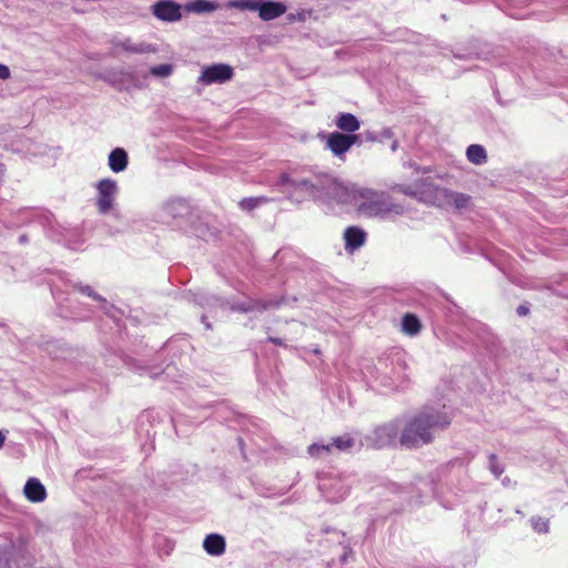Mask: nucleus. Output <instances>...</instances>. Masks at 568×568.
Here are the masks:
<instances>
[{
    "label": "nucleus",
    "instance_id": "nucleus-1",
    "mask_svg": "<svg viewBox=\"0 0 568 568\" xmlns=\"http://www.w3.org/2000/svg\"><path fill=\"white\" fill-rule=\"evenodd\" d=\"M450 418L443 412L425 408L415 414L404 426L400 444L407 448H417L433 442L434 433L445 429Z\"/></svg>",
    "mask_w": 568,
    "mask_h": 568
},
{
    "label": "nucleus",
    "instance_id": "nucleus-2",
    "mask_svg": "<svg viewBox=\"0 0 568 568\" xmlns=\"http://www.w3.org/2000/svg\"><path fill=\"white\" fill-rule=\"evenodd\" d=\"M351 195L357 203V212L362 215L374 217L393 211L385 193H379L371 189H354Z\"/></svg>",
    "mask_w": 568,
    "mask_h": 568
},
{
    "label": "nucleus",
    "instance_id": "nucleus-3",
    "mask_svg": "<svg viewBox=\"0 0 568 568\" xmlns=\"http://www.w3.org/2000/svg\"><path fill=\"white\" fill-rule=\"evenodd\" d=\"M359 143L361 138L358 134H346L339 131H334L327 134L325 146L335 156L344 159L345 154L351 150V148Z\"/></svg>",
    "mask_w": 568,
    "mask_h": 568
},
{
    "label": "nucleus",
    "instance_id": "nucleus-4",
    "mask_svg": "<svg viewBox=\"0 0 568 568\" xmlns=\"http://www.w3.org/2000/svg\"><path fill=\"white\" fill-rule=\"evenodd\" d=\"M97 206L100 213L106 214L113 207L116 183L112 179H103L97 184Z\"/></svg>",
    "mask_w": 568,
    "mask_h": 568
},
{
    "label": "nucleus",
    "instance_id": "nucleus-5",
    "mask_svg": "<svg viewBox=\"0 0 568 568\" xmlns=\"http://www.w3.org/2000/svg\"><path fill=\"white\" fill-rule=\"evenodd\" d=\"M234 75L232 67L227 64H213L206 67L200 77V81L206 84L224 83L231 80Z\"/></svg>",
    "mask_w": 568,
    "mask_h": 568
},
{
    "label": "nucleus",
    "instance_id": "nucleus-6",
    "mask_svg": "<svg viewBox=\"0 0 568 568\" xmlns=\"http://www.w3.org/2000/svg\"><path fill=\"white\" fill-rule=\"evenodd\" d=\"M152 13L162 21H179L182 18L181 6L173 0H160L152 6Z\"/></svg>",
    "mask_w": 568,
    "mask_h": 568
},
{
    "label": "nucleus",
    "instance_id": "nucleus-7",
    "mask_svg": "<svg viewBox=\"0 0 568 568\" xmlns=\"http://www.w3.org/2000/svg\"><path fill=\"white\" fill-rule=\"evenodd\" d=\"M277 302L264 300H250L247 302H233L230 306L231 311L237 313L264 312L270 307L277 306Z\"/></svg>",
    "mask_w": 568,
    "mask_h": 568
},
{
    "label": "nucleus",
    "instance_id": "nucleus-8",
    "mask_svg": "<svg viewBox=\"0 0 568 568\" xmlns=\"http://www.w3.org/2000/svg\"><path fill=\"white\" fill-rule=\"evenodd\" d=\"M286 12V6L282 2L260 0L258 17L264 21L274 20Z\"/></svg>",
    "mask_w": 568,
    "mask_h": 568
},
{
    "label": "nucleus",
    "instance_id": "nucleus-9",
    "mask_svg": "<svg viewBox=\"0 0 568 568\" xmlns=\"http://www.w3.org/2000/svg\"><path fill=\"white\" fill-rule=\"evenodd\" d=\"M26 498L31 503H41L47 498V490L37 478H29L23 487Z\"/></svg>",
    "mask_w": 568,
    "mask_h": 568
},
{
    "label": "nucleus",
    "instance_id": "nucleus-10",
    "mask_svg": "<svg viewBox=\"0 0 568 568\" xmlns=\"http://www.w3.org/2000/svg\"><path fill=\"white\" fill-rule=\"evenodd\" d=\"M442 197L445 205L453 206L456 210L468 207L471 197L468 194L455 192L448 189L442 190Z\"/></svg>",
    "mask_w": 568,
    "mask_h": 568
},
{
    "label": "nucleus",
    "instance_id": "nucleus-11",
    "mask_svg": "<svg viewBox=\"0 0 568 568\" xmlns=\"http://www.w3.org/2000/svg\"><path fill=\"white\" fill-rule=\"evenodd\" d=\"M345 248L353 252L364 245L366 233L357 226H348L344 231Z\"/></svg>",
    "mask_w": 568,
    "mask_h": 568
},
{
    "label": "nucleus",
    "instance_id": "nucleus-12",
    "mask_svg": "<svg viewBox=\"0 0 568 568\" xmlns=\"http://www.w3.org/2000/svg\"><path fill=\"white\" fill-rule=\"evenodd\" d=\"M335 125L342 133L355 134L361 128V121L354 114L343 112L336 116Z\"/></svg>",
    "mask_w": 568,
    "mask_h": 568
},
{
    "label": "nucleus",
    "instance_id": "nucleus-13",
    "mask_svg": "<svg viewBox=\"0 0 568 568\" xmlns=\"http://www.w3.org/2000/svg\"><path fill=\"white\" fill-rule=\"evenodd\" d=\"M203 548L211 556H221L225 552V539L219 534H210L203 541Z\"/></svg>",
    "mask_w": 568,
    "mask_h": 568
},
{
    "label": "nucleus",
    "instance_id": "nucleus-14",
    "mask_svg": "<svg viewBox=\"0 0 568 568\" xmlns=\"http://www.w3.org/2000/svg\"><path fill=\"white\" fill-rule=\"evenodd\" d=\"M128 163V154L123 149L116 148L111 151L109 155V166L113 172L119 173L124 171Z\"/></svg>",
    "mask_w": 568,
    "mask_h": 568
},
{
    "label": "nucleus",
    "instance_id": "nucleus-15",
    "mask_svg": "<svg viewBox=\"0 0 568 568\" xmlns=\"http://www.w3.org/2000/svg\"><path fill=\"white\" fill-rule=\"evenodd\" d=\"M402 328L404 333L413 336L420 332L422 323L416 315L407 313L403 316Z\"/></svg>",
    "mask_w": 568,
    "mask_h": 568
},
{
    "label": "nucleus",
    "instance_id": "nucleus-16",
    "mask_svg": "<svg viewBox=\"0 0 568 568\" xmlns=\"http://www.w3.org/2000/svg\"><path fill=\"white\" fill-rule=\"evenodd\" d=\"M466 155L469 162L474 164H484L487 161V153L484 146L471 144L467 148Z\"/></svg>",
    "mask_w": 568,
    "mask_h": 568
},
{
    "label": "nucleus",
    "instance_id": "nucleus-17",
    "mask_svg": "<svg viewBox=\"0 0 568 568\" xmlns=\"http://www.w3.org/2000/svg\"><path fill=\"white\" fill-rule=\"evenodd\" d=\"M281 180H282V183L290 184L295 190L304 189L305 191H307L311 194H313L315 191V185L306 179L292 180L288 174L284 173V174H282Z\"/></svg>",
    "mask_w": 568,
    "mask_h": 568
},
{
    "label": "nucleus",
    "instance_id": "nucleus-18",
    "mask_svg": "<svg viewBox=\"0 0 568 568\" xmlns=\"http://www.w3.org/2000/svg\"><path fill=\"white\" fill-rule=\"evenodd\" d=\"M217 8V6L214 2L206 1V0H195L187 4L186 9L189 11L202 13V12H212Z\"/></svg>",
    "mask_w": 568,
    "mask_h": 568
},
{
    "label": "nucleus",
    "instance_id": "nucleus-19",
    "mask_svg": "<svg viewBox=\"0 0 568 568\" xmlns=\"http://www.w3.org/2000/svg\"><path fill=\"white\" fill-rule=\"evenodd\" d=\"M270 201L266 196L245 197L239 202V206L244 211H253L261 204H265Z\"/></svg>",
    "mask_w": 568,
    "mask_h": 568
},
{
    "label": "nucleus",
    "instance_id": "nucleus-20",
    "mask_svg": "<svg viewBox=\"0 0 568 568\" xmlns=\"http://www.w3.org/2000/svg\"><path fill=\"white\" fill-rule=\"evenodd\" d=\"M333 448H336L341 452L349 450L354 447L355 440L349 435L338 436L333 439Z\"/></svg>",
    "mask_w": 568,
    "mask_h": 568
},
{
    "label": "nucleus",
    "instance_id": "nucleus-21",
    "mask_svg": "<svg viewBox=\"0 0 568 568\" xmlns=\"http://www.w3.org/2000/svg\"><path fill=\"white\" fill-rule=\"evenodd\" d=\"M260 0H234L230 2V7L240 10L258 11Z\"/></svg>",
    "mask_w": 568,
    "mask_h": 568
},
{
    "label": "nucleus",
    "instance_id": "nucleus-22",
    "mask_svg": "<svg viewBox=\"0 0 568 568\" xmlns=\"http://www.w3.org/2000/svg\"><path fill=\"white\" fill-rule=\"evenodd\" d=\"M333 445H320V444H312L308 446L307 452L312 457L318 458L322 456L323 453L329 454L332 453Z\"/></svg>",
    "mask_w": 568,
    "mask_h": 568
},
{
    "label": "nucleus",
    "instance_id": "nucleus-23",
    "mask_svg": "<svg viewBox=\"0 0 568 568\" xmlns=\"http://www.w3.org/2000/svg\"><path fill=\"white\" fill-rule=\"evenodd\" d=\"M531 526L538 534H547L549 531V520L542 517H532Z\"/></svg>",
    "mask_w": 568,
    "mask_h": 568
},
{
    "label": "nucleus",
    "instance_id": "nucleus-24",
    "mask_svg": "<svg viewBox=\"0 0 568 568\" xmlns=\"http://www.w3.org/2000/svg\"><path fill=\"white\" fill-rule=\"evenodd\" d=\"M489 468L496 477H499L504 473V468L498 463L497 456L495 454L489 456Z\"/></svg>",
    "mask_w": 568,
    "mask_h": 568
},
{
    "label": "nucleus",
    "instance_id": "nucleus-25",
    "mask_svg": "<svg viewBox=\"0 0 568 568\" xmlns=\"http://www.w3.org/2000/svg\"><path fill=\"white\" fill-rule=\"evenodd\" d=\"M151 73L159 77H168L172 73V65L159 64L151 69Z\"/></svg>",
    "mask_w": 568,
    "mask_h": 568
},
{
    "label": "nucleus",
    "instance_id": "nucleus-26",
    "mask_svg": "<svg viewBox=\"0 0 568 568\" xmlns=\"http://www.w3.org/2000/svg\"><path fill=\"white\" fill-rule=\"evenodd\" d=\"M121 47L125 51H130V52H134V53L142 52V49L139 45L130 44L129 42L121 43Z\"/></svg>",
    "mask_w": 568,
    "mask_h": 568
},
{
    "label": "nucleus",
    "instance_id": "nucleus-27",
    "mask_svg": "<svg viewBox=\"0 0 568 568\" xmlns=\"http://www.w3.org/2000/svg\"><path fill=\"white\" fill-rule=\"evenodd\" d=\"M308 14L310 13L306 12V11H301L296 16L295 14H290L288 16V20H291V21H294V20L305 21Z\"/></svg>",
    "mask_w": 568,
    "mask_h": 568
},
{
    "label": "nucleus",
    "instance_id": "nucleus-28",
    "mask_svg": "<svg viewBox=\"0 0 568 568\" xmlns=\"http://www.w3.org/2000/svg\"><path fill=\"white\" fill-rule=\"evenodd\" d=\"M395 189L398 192H400L403 194H406V195H409V196H415L416 195V193L409 186L397 185Z\"/></svg>",
    "mask_w": 568,
    "mask_h": 568
},
{
    "label": "nucleus",
    "instance_id": "nucleus-29",
    "mask_svg": "<svg viewBox=\"0 0 568 568\" xmlns=\"http://www.w3.org/2000/svg\"><path fill=\"white\" fill-rule=\"evenodd\" d=\"M10 78V70L7 65L0 63V80H7Z\"/></svg>",
    "mask_w": 568,
    "mask_h": 568
},
{
    "label": "nucleus",
    "instance_id": "nucleus-30",
    "mask_svg": "<svg viewBox=\"0 0 568 568\" xmlns=\"http://www.w3.org/2000/svg\"><path fill=\"white\" fill-rule=\"evenodd\" d=\"M529 306L528 305H525V304H521L517 307V314L519 316H526L529 314Z\"/></svg>",
    "mask_w": 568,
    "mask_h": 568
},
{
    "label": "nucleus",
    "instance_id": "nucleus-31",
    "mask_svg": "<svg viewBox=\"0 0 568 568\" xmlns=\"http://www.w3.org/2000/svg\"><path fill=\"white\" fill-rule=\"evenodd\" d=\"M268 342L273 343L274 345L284 346L283 341L281 338H278V337L270 336L268 337Z\"/></svg>",
    "mask_w": 568,
    "mask_h": 568
},
{
    "label": "nucleus",
    "instance_id": "nucleus-32",
    "mask_svg": "<svg viewBox=\"0 0 568 568\" xmlns=\"http://www.w3.org/2000/svg\"><path fill=\"white\" fill-rule=\"evenodd\" d=\"M83 292H84L85 294H88L89 296L93 297L94 300H99L98 295H97V294H94V293L91 291V288H90L89 286H88V287H85V290H83Z\"/></svg>",
    "mask_w": 568,
    "mask_h": 568
},
{
    "label": "nucleus",
    "instance_id": "nucleus-33",
    "mask_svg": "<svg viewBox=\"0 0 568 568\" xmlns=\"http://www.w3.org/2000/svg\"><path fill=\"white\" fill-rule=\"evenodd\" d=\"M4 439H6L4 435L0 432V448L3 446Z\"/></svg>",
    "mask_w": 568,
    "mask_h": 568
},
{
    "label": "nucleus",
    "instance_id": "nucleus-34",
    "mask_svg": "<svg viewBox=\"0 0 568 568\" xmlns=\"http://www.w3.org/2000/svg\"><path fill=\"white\" fill-rule=\"evenodd\" d=\"M3 172H4V166H3V164H0V178L3 175Z\"/></svg>",
    "mask_w": 568,
    "mask_h": 568
}]
</instances>
